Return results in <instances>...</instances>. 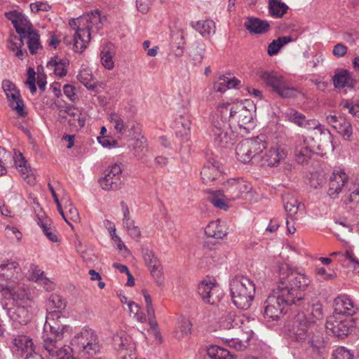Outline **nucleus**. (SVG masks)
I'll return each mask as SVG.
<instances>
[{
	"label": "nucleus",
	"mask_w": 359,
	"mask_h": 359,
	"mask_svg": "<svg viewBox=\"0 0 359 359\" xmlns=\"http://www.w3.org/2000/svg\"><path fill=\"white\" fill-rule=\"evenodd\" d=\"M106 22L107 17L102 15L98 10L70 19L69 25L75 31L73 44L74 51L83 52L92 36L97 34Z\"/></svg>",
	"instance_id": "1"
},
{
	"label": "nucleus",
	"mask_w": 359,
	"mask_h": 359,
	"mask_svg": "<svg viewBox=\"0 0 359 359\" xmlns=\"http://www.w3.org/2000/svg\"><path fill=\"white\" fill-rule=\"evenodd\" d=\"M311 283L304 273L292 269L287 265L280 268V278L277 287L297 306L305 304V290Z\"/></svg>",
	"instance_id": "2"
},
{
	"label": "nucleus",
	"mask_w": 359,
	"mask_h": 359,
	"mask_svg": "<svg viewBox=\"0 0 359 359\" xmlns=\"http://www.w3.org/2000/svg\"><path fill=\"white\" fill-rule=\"evenodd\" d=\"M286 327L291 341L301 344L307 343L318 351L324 346L322 333L313 329V322L307 318L304 312L296 313L287 322Z\"/></svg>",
	"instance_id": "3"
},
{
	"label": "nucleus",
	"mask_w": 359,
	"mask_h": 359,
	"mask_svg": "<svg viewBox=\"0 0 359 359\" xmlns=\"http://www.w3.org/2000/svg\"><path fill=\"white\" fill-rule=\"evenodd\" d=\"M215 112L228 123L237 124L245 130L249 129L253 119L252 111L242 102L220 103Z\"/></svg>",
	"instance_id": "4"
},
{
	"label": "nucleus",
	"mask_w": 359,
	"mask_h": 359,
	"mask_svg": "<svg viewBox=\"0 0 359 359\" xmlns=\"http://www.w3.org/2000/svg\"><path fill=\"white\" fill-rule=\"evenodd\" d=\"M230 292L234 305L241 310H247L254 299L255 286L248 278L236 276L230 282Z\"/></svg>",
	"instance_id": "5"
},
{
	"label": "nucleus",
	"mask_w": 359,
	"mask_h": 359,
	"mask_svg": "<svg viewBox=\"0 0 359 359\" xmlns=\"http://www.w3.org/2000/svg\"><path fill=\"white\" fill-rule=\"evenodd\" d=\"M210 135L214 144L221 149L230 148L235 144L237 137L230 123L216 112L212 118Z\"/></svg>",
	"instance_id": "6"
},
{
	"label": "nucleus",
	"mask_w": 359,
	"mask_h": 359,
	"mask_svg": "<svg viewBox=\"0 0 359 359\" xmlns=\"http://www.w3.org/2000/svg\"><path fill=\"white\" fill-rule=\"evenodd\" d=\"M266 148V142L264 135L245 139L236 147V157L242 163H249L252 159L259 156Z\"/></svg>",
	"instance_id": "7"
},
{
	"label": "nucleus",
	"mask_w": 359,
	"mask_h": 359,
	"mask_svg": "<svg viewBox=\"0 0 359 359\" xmlns=\"http://www.w3.org/2000/svg\"><path fill=\"white\" fill-rule=\"evenodd\" d=\"M292 305H294L292 299L276 287L264 302V316L266 319L277 320L283 315L285 306Z\"/></svg>",
	"instance_id": "8"
},
{
	"label": "nucleus",
	"mask_w": 359,
	"mask_h": 359,
	"mask_svg": "<svg viewBox=\"0 0 359 359\" xmlns=\"http://www.w3.org/2000/svg\"><path fill=\"white\" fill-rule=\"evenodd\" d=\"M259 77L266 86L271 87L273 91L283 98L294 97L297 94V90L290 87L283 77L276 72H261Z\"/></svg>",
	"instance_id": "9"
},
{
	"label": "nucleus",
	"mask_w": 359,
	"mask_h": 359,
	"mask_svg": "<svg viewBox=\"0 0 359 359\" xmlns=\"http://www.w3.org/2000/svg\"><path fill=\"white\" fill-rule=\"evenodd\" d=\"M311 123L312 126L310 127V130L312 129V130L304 140H309L311 147L318 151H323L327 148L332 147V135L330 131L316 120L311 121Z\"/></svg>",
	"instance_id": "10"
},
{
	"label": "nucleus",
	"mask_w": 359,
	"mask_h": 359,
	"mask_svg": "<svg viewBox=\"0 0 359 359\" xmlns=\"http://www.w3.org/2000/svg\"><path fill=\"white\" fill-rule=\"evenodd\" d=\"M42 339L43 347L49 357H57L58 359H75L70 346H62L60 343L62 339L55 338L48 334H43Z\"/></svg>",
	"instance_id": "11"
},
{
	"label": "nucleus",
	"mask_w": 359,
	"mask_h": 359,
	"mask_svg": "<svg viewBox=\"0 0 359 359\" xmlns=\"http://www.w3.org/2000/svg\"><path fill=\"white\" fill-rule=\"evenodd\" d=\"M325 327L339 339H344L352 331L353 323L350 317L334 313L327 320Z\"/></svg>",
	"instance_id": "12"
},
{
	"label": "nucleus",
	"mask_w": 359,
	"mask_h": 359,
	"mask_svg": "<svg viewBox=\"0 0 359 359\" xmlns=\"http://www.w3.org/2000/svg\"><path fill=\"white\" fill-rule=\"evenodd\" d=\"M65 320L64 314H58L55 312H48L46 317V323L43 326V334L56 337L59 339L63 338L65 332H67L69 327L63 323Z\"/></svg>",
	"instance_id": "13"
},
{
	"label": "nucleus",
	"mask_w": 359,
	"mask_h": 359,
	"mask_svg": "<svg viewBox=\"0 0 359 359\" xmlns=\"http://www.w3.org/2000/svg\"><path fill=\"white\" fill-rule=\"evenodd\" d=\"M0 292L4 298L13 300L15 305H25L31 299L27 289L19 281L11 285L0 284Z\"/></svg>",
	"instance_id": "14"
},
{
	"label": "nucleus",
	"mask_w": 359,
	"mask_h": 359,
	"mask_svg": "<svg viewBox=\"0 0 359 359\" xmlns=\"http://www.w3.org/2000/svg\"><path fill=\"white\" fill-rule=\"evenodd\" d=\"M114 346L121 359H137L135 356V344L124 331L114 335Z\"/></svg>",
	"instance_id": "15"
},
{
	"label": "nucleus",
	"mask_w": 359,
	"mask_h": 359,
	"mask_svg": "<svg viewBox=\"0 0 359 359\" xmlns=\"http://www.w3.org/2000/svg\"><path fill=\"white\" fill-rule=\"evenodd\" d=\"M198 294L204 303L215 305L223 297V292L219 285L211 280H204L198 286Z\"/></svg>",
	"instance_id": "16"
},
{
	"label": "nucleus",
	"mask_w": 359,
	"mask_h": 359,
	"mask_svg": "<svg viewBox=\"0 0 359 359\" xmlns=\"http://www.w3.org/2000/svg\"><path fill=\"white\" fill-rule=\"evenodd\" d=\"M5 16L11 21L16 32L19 34L18 40L20 41V46H24L25 34L34 29L32 24L27 16L15 10L6 13Z\"/></svg>",
	"instance_id": "17"
},
{
	"label": "nucleus",
	"mask_w": 359,
	"mask_h": 359,
	"mask_svg": "<svg viewBox=\"0 0 359 359\" xmlns=\"http://www.w3.org/2000/svg\"><path fill=\"white\" fill-rule=\"evenodd\" d=\"M2 87L9 102V106L15 110L20 116H25L27 112L24 110V103L15 84L9 80H4L2 82Z\"/></svg>",
	"instance_id": "18"
},
{
	"label": "nucleus",
	"mask_w": 359,
	"mask_h": 359,
	"mask_svg": "<svg viewBox=\"0 0 359 359\" xmlns=\"http://www.w3.org/2000/svg\"><path fill=\"white\" fill-rule=\"evenodd\" d=\"M142 253L144 262L150 269L151 274L155 279L157 285L159 286L163 285L164 283V278L163 276V268L160 261L155 256L154 252L148 248H142Z\"/></svg>",
	"instance_id": "19"
},
{
	"label": "nucleus",
	"mask_w": 359,
	"mask_h": 359,
	"mask_svg": "<svg viewBox=\"0 0 359 359\" xmlns=\"http://www.w3.org/2000/svg\"><path fill=\"white\" fill-rule=\"evenodd\" d=\"M22 275L19 264L13 260H7L0 264V280L8 282L7 285L17 283Z\"/></svg>",
	"instance_id": "20"
},
{
	"label": "nucleus",
	"mask_w": 359,
	"mask_h": 359,
	"mask_svg": "<svg viewBox=\"0 0 359 359\" xmlns=\"http://www.w3.org/2000/svg\"><path fill=\"white\" fill-rule=\"evenodd\" d=\"M252 190V187L248 182L243 180H232L228 182L226 189V197L227 200L235 201L240 198H243Z\"/></svg>",
	"instance_id": "21"
},
{
	"label": "nucleus",
	"mask_w": 359,
	"mask_h": 359,
	"mask_svg": "<svg viewBox=\"0 0 359 359\" xmlns=\"http://www.w3.org/2000/svg\"><path fill=\"white\" fill-rule=\"evenodd\" d=\"M353 301L346 295L337 297L334 302V313L342 316L350 317L356 311Z\"/></svg>",
	"instance_id": "22"
},
{
	"label": "nucleus",
	"mask_w": 359,
	"mask_h": 359,
	"mask_svg": "<svg viewBox=\"0 0 359 359\" xmlns=\"http://www.w3.org/2000/svg\"><path fill=\"white\" fill-rule=\"evenodd\" d=\"M250 323L248 318L236 315L233 312L229 313L226 316L223 317L221 320V327L224 329L238 328L241 331L247 330Z\"/></svg>",
	"instance_id": "23"
},
{
	"label": "nucleus",
	"mask_w": 359,
	"mask_h": 359,
	"mask_svg": "<svg viewBox=\"0 0 359 359\" xmlns=\"http://www.w3.org/2000/svg\"><path fill=\"white\" fill-rule=\"evenodd\" d=\"M8 314L15 328L26 325L30 319L29 310L25 305H16L15 307L11 308Z\"/></svg>",
	"instance_id": "24"
},
{
	"label": "nucleus",
	"mask_w": 359,
	"mask_h": 359,
	"mask_svg": "<svg viewBox=\"0 0 359 359\" xmlns=\"http://www.w3.org/2000/svg\"><path fill=\"white\" fill-rule=\"evenodd\" d=\"M314 148L309 144V140H298L294 146V154L297 162L299 164L307 163L311 158Z\"/></svg>",
	"instance_id": "25"
},
{
	"label": "nucleus",
	"mask_w": 359,
	"mask_h": 359,
	"mask_svg": "<svg viewBox=\"0 0 359 359\" xmlns=\"http://www.w3.org/2000/svg\"><path fill=\"white\" fill-rule=\"evenodd\" d=\"M244 27L250 34H264L270 29V24L268 21L256 17H248Z\"/></svg>",
	"instance_id": "26"
},
{
	"label": "nucleus",
	"mask_w": 359,
	"mask_h": 359,
	"mask_svg": "<svg viewBox=\"0 0 359 359\" xmlns=\"http://www.w3.org/2000/svg\"><path fill=\"white\" fill-rule=\"evenodd\" d=\"M347 176L344 171L333 172L329 182L328 195L335 198L341 191L346 182Z\"/></svg>",
	"instance_id": "27"
},
{
	"label": "nucleus",
	"mask_w": 359,
	"mask_h": 359,
	"mask_svg": "<svg viewBox=\"0 0 359 359\" xmlns=\"http://www.w3.org/2000/svg\"><path fill=\"white\" fill-rule=\"evenodd\" d=\"M13 350L17 354L29 355L34 351L32 339L25 335H18L13 340Z\"/></svg>",
	"instance_id": "28"
},
{
	"label": "nucleus",
	"mask_w": 359,
	"mask_h": 359,
	"mask_svg": "<svg viewBox=\"0 0 359 359\" xmlns=\"http://www.w3.org/2000/svg\"><path fill=\"white\" fill-rule=\"evenodd\" d=\"M94 332L95 331L92 329L83 328L72 339L71 342L72 347L70 348L72 349V352L74 351L77 353L78 357L81 353L82 346H84Z\"/></svg>",
	"instance_id": "29"
},
{
	"label": "nucleus",
	"mask_w": 359,
	"mask_h": 359,
	"mask_svg": "<svg viewBox=\"0 0 359 359\" xmlns=\"http://www.w3.org/2000/svg\"><path fill=\"white\" fill-rule=\"evenodd\" d=\"M132 142L128 145V148L135 157L137 159H142L147 151V143L145 137L138 133L137 135L134 137Z\"/></svg>",
	"instance_id": "30"
},
{
	"label": "nucleus",
	"mask_w": 359,
	"mask_h": 359,
	"mask_svg": "<svg viewBox=\"0 0 359 359\" xmlns=\"http://www.w3.org/2000/svg\"><path fill=\"white\" fill-rule=\"evenodd\" d=\"M100 351V345L98 342V338L95 332L88 341L86 343L84 346H82L81 353L79 358V359H88L90 357H93Z\"/></svg>",
	"instance_id": "31"
},
{
	"label": "nucleus",
	"mask_w": 359,
	"mask_h": 359,
	"mask_svg": "<svg viewBox=\"0 0 359 359\" xmlns=\"http://www.w3.org/2000/svg\"><path fill=\"white\" fill-rule=\"evenodd\" d=\"M245 334V337L242 338H226L223 339L225 344L230 348L236 351H243L248 345V341L251 339L252 331L250 327H248L247 330L243 331Z\"/></svg>",
	"instance_id": "32"
},
{
	"label": "nucleus",
	"mask_w": 359,
	"mask_h": 359,
	"mask_svg": "<svg viewBox=\"0 0 359 359\" xmlns=\"http://www.w3.org/2000/svg\"><path fill=\"white\" fill-rule=\"evenodd\" d=\"M69 65V60L66 57L60 58L57 56L51 57L47 63V68L53 69L56 76L63 77L67 73V67Z\"/></svg>",
	"instance_id": "33"
},
{
	"label": "nucleus",
	"mask_w": 359,
	"mask_h": 359,
	"mask_svg": "<svg viewBox=\"0 0 359 359\" xmlns=\"http://www.w3.org/2000/svg\"><path fill=\"white\" fill-rule=\"evenodd\" d=\"M285 157V153L278 146L271 147L264 156H262L264 163L262 165L268 166L276 165Z\"/></svg>",
	"instance_id": "34"
},
{
	"label": "nucleus",
	"mask_w": 359,
	"mask_h": 359,
	"mask_svg": "<svg viewBox=\"0 0 359 359\" xmlns=\"http://www.w3.org/2000/svg\"><path fill=\"white\" fill-rule=\"evenodd\" d=\"M205 233L208 237L223 238L226 236L225 224L220 220L210 222L205 229Z\"/></svg>",
	"instance_id": "35"
},
{
	"label": "nucleus",
	"mask_w": 359,
	"mask_h": 359,
	"mask_svg": "<svg viewBox=\"0 0 359 359\" xmlns=\"http://www.w3.org/2000/svg\"><path fill=\"white\" fill-rule=\"evenodd\" d=\"M334 86L337 88H343L345 87L353 88L355 84V81L353 79L347 70H341L333 76Z\"/></svg>",
	"instance_id": "36"
},
{
	"label": "nucleus",
	"mask_w": 359,
	"mask_h": 359,
	"mask_svg": "<svg viewBox=\"0 0 359 359\" xmlns=\"http://www.w3.org/2000/svg\"><path fill=\"white\" fill-rule=\"evenodd\" d=\"M219 175L217 166L210 162L205 163L201 171L203 183L208 185H211Z\"/></svg>",
	"instance_id": "37"
},
{
	"label": "nucleus",
	"mask_w": 359,
	"mask_h": 359,
	"mask_svg": "<svg viewBox=\"0 0 359 359\" xmlns=\"http://www.w3.org/2000/svg\"><path fill=\"white\" fill-rule=\"evenodd\" d=\"M114 148L123 146L122 140L126 133V127L124 121L118 116H114Z\"/></svg>",
	"instance_id": "38"
},
{
	"label": "nucleus",
	"mask_w": 359,
	"mask_h": 359,
	"mask_svg": "<svg viewBox=\"0 0 359 359\" xmlns=\"http://www.w3.org/2000/svg\"><path fill=\"white\" fill-rule=\"evenodd\" d=\"M239 83L240 81L235 78L221 76L214 83L213 88L217 92L224 93L228 89L237 88Z\"/></svg>",
	"instance_id": "39"
},
{
	"label": "nucleus",
	"mask_w": 359,
	"mask_h": 359,
	"mask_svg": "<svg viewBox=\"0 0 359 359\" xmlns=\"http://www.w3.org/2000/svg\"><path fill=\"white\" fill-rule=\"evenodd\" d=\"M48 312H55L58 314H63L66 307L67 302L58 294H52L48 302Z\"/></svg>",
	"instance_id": "40"
},
{
	"label": "nucleus",
	"mask_w": 359,
	"mask_h": 359,
	"mask_svg": "<svg viewBox=\"0 0 359 359\" xmlns=\"http://www.w3.org/2000/svg\"><path fill=\"white\" fill-rule=\"evenodd\" d=\"M121 205L122 207V210L123 213V222L125 226L126 227L128 233L132 236L133 238H139L140 236V229L134 225V222L133 220H130L129 218V209L126 204L125 202L122 201L121 203Z\"/></svg>",
	"instance_id": "41"
},
{
	"label": "nucleus",
	"mask_w": 359,
	"mask_h": 359,
	"mask_svg": "<svg viewBox=\"0 0 359 359\" xmlns=\"http://www.w3.org/2000/svg\"><path fill=\"white\" fill-rule=\"evenodd\" d=\"M288 8L281 0H269V13L273 18H282L287 12Z\"/></svg>",
	"instance_id": "42"
},
{
	"label": "nucleus",
	"mask_w": 359,
	"mask_h": 359,
	"mask_svg": "<svg viewBox=\"0 0 359 359\" xmlns=\"http://www.w3.org/2000/svg\"><path fill=\"white\" fill-rule=\"evenodd\" d=\"M191 25L203 36H208L211 32L214 33L215 31V24L211 20H200L196 22H192Z\"/></svg>",
	"instance_id": "43"
},
{
	"label": "nucleus",
	"mask_w": 359,
	"mask_h": 359,
	"mask_svg": "<svg viewBox=\"0 0 359 359\" xmlns=\"http://www.w3.org/2000/svg\"><path fill=\"white\" fill-rule=\"evenodd\" d=\"M286 117L290 121L308 130H310V127L312 126L311 121L313 120H306L304 114L293 109H290L286 113Z\"/></svg>",
	"instance_id": "44"
},
{
	"label": "nucleus",
	"mask_w": 359,
	"mask_h": 359,
	"mask_svg": "<svg viewBox=\"0 0 359 359\" xmlns=\"http://www.w3.org/2000/svg\"><path fill=\"white\" fill-rule=\"evenodd\" d=\"M208 355L212 359H236V355L229 350L218 346H211Z\"/></svg>",
	"instance_id": "45"
},
{
	"label": "nucleus",
	"mask_w": 359,
	"mask_h": 359,
	"mask_svg": "<svg viewBox=\"0 0 359 359\" xmlns=\"http://www.w3.org/2000/svg\"><path fill=\"white\" fill-rule=\"evenodd\" d=\"M283 203L288 217L295 215L300 205V203L297 199L289 194H285L283 196Z\"/></svg>",
	"instance_id": "46"
},
{
	"label": "nucleus",
	"mask_w": 359,
	"mask_h": 359,
	"mask_svg": "<svg viewBox=\"0 0 359 359\" xmlns=\"http://www.w3.org/2000/svg\"><path fill=\"white\" fill-rule=\"evenodd\" d=\"M78 80L88 89H93L96 86V80L92 71L88 67H83L77 75Z\"/></svg>",
	"instance_id": "47"
},
{
	"label": "nucleus",
	"mask_w": 359,
	"mask_h": 359,
	"mask_svg": "<svg viewBox=\"0 0 359 359\" xmlns=\"http://www.w3.org/2000/svg\"><path fill=\"white\" fill-rule=\"evenodd\" d=\"M39 226L41 228L46 236L52 242H57L58 240L57 231L55 227L51 226L50 220L48 218H39L37 222Z\"/></svg>",
	"instance_id": "48"
},
{
	"label": "nucleus",
	"mask_w": 359,
	"mask_h": 359,
	"mask_svg": "<svg viewBox=\"0 0 359 359\" xmlns=\"http://www.w3.org/2000/svg\"><path fill=\"white\" fill-rule=\"evenodd\" d=\"M334 128L342 136L344 140L348 141L351 140V137L353 135V128L351 123L345 118H341L337 126H334Z\"/></svg>",
	"instance_id": "49"
},
{
	"label": "nucleus",
	"mask_w": 359,
	"mask_h": 359,
	"mask_svg": "<svg viewBox=\"0 0 359 359\" xmlns=\"http://www.w3.org/2000/svg\"><path fill=\"white\" fill-rule=\"evenodd\" d=\"M27 39V46L31 54H35L39 49L42 48L39 41V34L34 29L31 30L25 34V39Z\"/></svg>",
	"instance_id": "50"
},
{
	"label": "nucleus",
	"mask_w": 359,
	"mask_h": 359,
	"mask_svg": "<svg viewBox=\"0 0 359 359\" xmlns=\"http://www.w3.org/2000/svg\"><path fill=\"white\" fill-rule=\"evenodd\" d=\"M100 61L105 69H112V43L104 46L100 52Z\"/></svg>",
	"instance_id": "51"
},
{
	"label": "nucleus",
	"mask_w": 359,
	"mask_h": 359,
	"mask_svg": "<svg viewBox=\"0 0 359 359\" xmlns=\"http://www.w3.org/2000/svg\"><path fill=\"white\" fill-rule=\"evenodd\" d=\"M123 164L114 163V189H121L126 180V176L123 174Z\"/></svg>",
	"instance_id": "52"
},
{
	"label": "nucleus",
	"mask_w": 359,
	"mask_h": 359,
	"mask_svg": "<svg viewBox=\"0 0 359 359\" xmlns=\"http://www.w3.org/2000/svg\"><path fill=\"white\" fill-rule=\"evenodd\" d=\"M205 47L203 43H197L190 51V57L194 65H201L203 58Z\"/></svg>",
	"instance_id": "53"
},
{
	"label": "nucleus",
	"mask_w": 359,
	"mask_h": 359,
	"mask_svg": "<svg viewBox=\"0 0 359 359\" xmlns=\"http://www.w3.org/2000/svg\"><path fill=\"white\" fill-rule=\"evenodd\" d=\"M191 121L188 118H180L176 123V135L187 138L190 134Z\"/></svg>",
	"instance_id": "54"
},
{
	"label": "nucleus",
	"mask_w": 359,
	"mask_h": 359,
	"mask_svg": "<svg viewBox=\"0 0 359 359\" xmlns=\"http://www.w3.org/2000/svg\"><path fill=\"white\" fill-rule=\"evenodd\" d=\"M62 201H65V208L66 210V212H65V216L69 223L68 224L70 226H72L70 223V220L73 222H78L80 219L79 212L68 199L62 198Z\"/></svg>",
	"instance_id": "55"
},
{
	"label": "nucleus",
	"mask_w": 359,
	"mask_h": 359,
	"mask_svg": "<svg viewBox=\"0 0 359 359\" xmlns=\"http://www.w3.org/2000/svg\"><path fill=\"white\" fill-rule=\"evenodd\" d=\"M14 164L16 168L23 175L28 173L29 167L27 165V161L20 152H15L13 156Z\"/></svg>",
	"instance_id": "56"
},
{
	"label": "nucleus",
	"mask_w": 359,
	"mask_h": 359,
	"mask_svg": "<svg viewBox=\"0 0 359 359\" xmlns=\"http://www.w3.org/2000/svg\"><path fill=\"white\" fill-rule=\"evenodd\" d=\"M192 324L189 319L183 318L179 325V330L176 332V337L179 339L191 334Z\"/></svg>",
	"instance_id": "57"
},
{
	"label": "nucleus",
	"mask_w": 359,
	"mask_h": 359,
	"mask_svg": "<svg viewBox=\"0 0 359 359\" xmlns=\"http://www.w3.org/2000/svg\"><path fill=\"white\" fill-rule=\"evenodd\" d=\"M339 105L342 109H348V113L353 116L359 118V104H353L350 100H344Z\"/></svg>",
	"instance_id": "58"
},
{
	"label": "nucleus",
	"mask_w": 359,
	"mask_h": 359,
	"mask_svg": "<svg viewBox=\"0 0 359 359\" xmlns=\"http://www.w3.org/2000/svg\"><path fill=\"white\" fill-rule=\"evenodd\" d=\"M224 198L226 199V194L224 195L220 191H218L211 196L210 202L214 206L219 209L226 210L227 205L224 203Z\"/></svg>",
	"instance_id": "59"
},
{
	"label": "nucleus",
	"mask_w": 359,
	"mask_h": 359,
	"mask_svg": "<svg viewBox=\"0 0 359 359\" xmlns=\"http://www.w3.org/2000/svg\"><path fill=\"white\" fill-rule=\"evenodd\" d=\"M332 359H353V355L343 346L338 347L332 353Z\"/></svg>",
	"instance_id": "60"
},
{
	"label": "nucleus",
	"mask_w": 359,
	"mask_h": 359,
	"mask_svg": "<svg viewBox=\"0 0 359 359\" xmlns=\"http://www.w3.org/2000/svg\"><path fill=\"white\" fill-rule=\"evenodd\" d=\"M108 168L109 169L108 172L99 180L100 187L102 189L106 191L111 190L112 187V177L110 176V174L112 172V168H110V166H109Z\"/></svg>",
	"instance_id": "61"
},
{
	"label": "nucleus",
	"mask_w": 359,
	"mask_h": 359,
	"mask_svg": "<svg viewBox=\"0 0 359 359\" xmlns=\"http://www.w3.org/2000/svg\"><path fill=\"white\" fill-rule=\"evenodd\" d=\"M115 232L116 229L114 228V244L116 245V248L121 255L124 257H126L130 255V251L128 250L121 238L117 235H116Z\"/></svg>",
	"instance_id": "62"
},
{
	"label": "nucleus",
	"mask_w": 359,
	"mask_h": 359,
	"mask_svg": "<svg viewBox=\"0 0 359 359\" xmlns=\"http://www.w3.org/2000/svg\"><path fill=\"white\" fill-rule=\"evenodd\" d=\"M29 278L35 282L40 283L46 276L43 275V271L35 265H32L30 268Z\"/></svg>",
	"instance_id": "63"
},
{
	"label": "nucleus",
	"mask_w": 359,
	"mask_h": 359,
	"mask_svg": "<svg viewBox=\"0 0 359 359\" xmlns=\"http://www.w3.org/2000/svg\"><path fill=\"white\" fill-rule=\"evenodd\" d=\"M69 124L76 128H81L85 126L86 123V117L85 114L81 112L75 116L73 118H69Z\"/></svg>",
	"instance_id": "64"
}]
</instances>
